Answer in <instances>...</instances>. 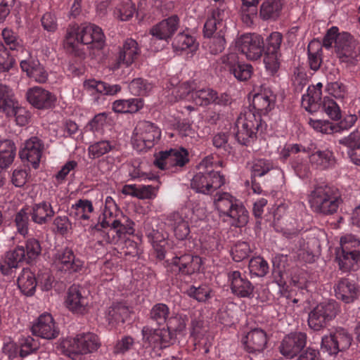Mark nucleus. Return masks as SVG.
Listing matches in <instances>:
<instances>
[{
  "instance_id": "1",
  "label": "nucleus",
  "mask_w": 360,
  "mask_h": 360,
  "mask_svg": "<svg viewBox=\"0 0 360 360\" xmlns=\"http://www.w3.org/2000/svg\"><path fill=\"white\" fill-rule=\"evenodd\" d=\"M105 44V35L98 26L91 23H83L79 26L72 25L68 28L65 45L68 51L84 57V53L79 50L81 44L91 45L93 49H101Z\"/></svg>"
},
{
  "instance_id": "2",
  "label": "nucleus",
  "mask_w": 360,
  "mask_h": 360,
  "mask_svg": "<svg viewBox=\"0 0 360 360\" xmlns=\"http://www.w3.org/2000/svg\"><path fill=\"white\" fill-rule=\"evenodd\" d=\"M334 44L335 52L340 63L354 64L357 57L356 41L346 32H339L337 27H330L324 36L323 45L330 49Z\"/></svg>"
},
{
  "instance_id": "3",
  "label": "nucleus",
  "mask_w": 360,
  "mask_h": 360,
  "mask_svg": "<svg viewBox=\"0 0 360 360\" xmlns=\"http://www.w3.org/2000/svg\"><path fill=\"white\" fill-rule=\"evenodd\" d=\"M265 127L261 116L249 109L240 113L237 118L233 133L239 143L250 146L257 140V134Z\"/></svg>"
},
{
  "instance_id": "4",
  "label": "nucleus",
  "mask_w": 360,
  "mask_h": 360,
  "mask_svg": "<svg viewBox=\"0 0 360 360\" xmlns=\"http://www.w3.org/2000/svg\"><path fill=\"white\" fill-rule=\"evenodd\" d=\"M198 172L191 179V186L198 193L212 194L225 184V179L210 160H203L198 166Z\"/></svg>"
},
{
  "instance_id": "5",
  "label": "nucleus",
  "mask_w": 360,
  "mask_h": 360,
  "mask_svg": "<svg viewBox=\"0 0 360 360\" xmlns=\"http://www.w3.org/2000/svg\"><path fill=\"white\" fill-rule=\"evenodd\" d=\"M63 353L72 360H81L85 354L93 353L101 347L98 337L93 333H81L61 342Z\"/></svg>"
},
{
  "instance_id": "6",
  "label": "nucleus",
  "mask_w": 360,
  "mask_h": 360,
  "mask_svg": "<svg viewBox=\"0 0 360 360\" xmlns=\"http://www.w3.org/2000/svg\"><path fill=\"white\" fill-rule=\"evenodd\" d=\"M335 250V261L343 272L354 270L360 263V239L353 235L342 236Z\"/></svg>"
},
{
  "instance_id": "7",
  "label": "nucleus",
  "mask_w": 360,
  "mask_h": 360,
  "mask_svg": "<svg viewBox=\"0 0 360 360\" xmlns=\"http://www.w3.org/2000/svg\"><path fill=\"white\" fill-rule=\"evenodd\" d=\"M340 201L338 189L324 185L316 187L312 191L310 204L315 212L328 214L338 210Z\"/></svg>"
},
{
  "instance_id": "8",
  "label": "nucleus",
  "mask_w": 360,
  "mask_h": 360,
  "mask_svg": "<svg viewBox=\"0 0 360 360\" xmlns=\"http://www.w3.org/2000/svg\"><path fill=\"white\" fill-rule=\"evenodd\" d=\"M214 203L221 216L233 220L231 225H247L249 219L248 210L231 194L223 193L215 200Z\"/></svg>"
},
{
  "instance_id": "9",
  "label": "nucleus",
  "mask_w": 360,
  "mask_h": 360,
  "mask_svg": "<svg viewBox=\"0 0 360 360\" xmlns=\"http://www.w3.org/2000/svg\"><path fill=\"white\" fill-rule=\"evenodd\" d=\"M161 137L160 129L154 123L146 120L138 122L131 139L134 148L138 151L150 149Z\"/></svg>"
},
{
  "instance_id": "10",
  "label": "nucleus",
  "mask_w": 360,
  "mask_h": 360,
  "mask_svg": "<svg viewBox=\"0 0 360 360\" xmlns=\"http://www.w3.org/2000/svg\"><path fill=\"white\" fill-rule=\"evenodd\" d=\"M340 312V305L335 300H328L318 304L308 314V326L319 331L326 328Z\"/></svg>"
},
{
  "instance_id": "11",
  "label": "nucleus",
  "mask_w": 360,
  "mask_h": 360,
  "mask_svg": "<svg viewBox=\"0 0 360 360\" xmlns=\"http://www.w3.org/2000/svg\"><path fill=\"white\" fill-rule=\"evenodd\" d=\"M283 41V35L278 32H273L265 40L263 39L264 63L266 69L271 75H275L281 65V46Z\"/></svg>"
},
{
  "instance_id": "12",
  "label": "nucleus",
  "mask_w": 360,
  "mask_h": 360,
  "mask_svg": "<svg viewBox=\"0 0 360 360\" xmlns=\"http://www.w3.org/2000/svg\"><path fill=\"white\" fill-rule=\"evenodd\" d=\"M140 53L138 43L132 39H127L118 55L111 63L110 70L115 75L129 74V66L137 59Z\"/></svg>"
},
{
  "instance_id": "13",
  "label": "nucleus",
  "mask_w": 360,
  "mask_h": 360,
  "mask_svg": "<svg viewBox=\"0 0 360 360\" xmlns=\"http://www.w3.org/2000/svg\"><path fill=\"white\" fill-rule=\"evenodd\" d=\"M188 161V150L184 148H179L160 152L154 164L161 170L176 172L178 168L185 166Z\"/></svg>"
},
{
  "instance_id": "14",
  "label": "nucleus",
  "mask_w": 360,
  "mask_h": 360,
  "mask_svg": "<svg viewBox=\"0 0 360 360\" xmlns=\"http://www.w3.org/2000/svg\"><path fill=\"white\" fill-rule=\"evenodd\" d=\"M53 213L51 205L44 202L35 205L32 208H22L16 214L15 221L16 225H27L30 221L41 224L47 223Z\"/></svg>"
},
{
  "instance_id": "15",
  "label": "nucleus",
  "mask_w": 360,
  "mask_h": 360,
  "mask_svg": "<svg viewBox=\"0 0 360 360\" xmlns=\"http://www.w3.org/2000/svg\"><path fill=\"white\" fill-rule=\"evenodd\" d=\"M143 345L146 348L162 349L169 347L173 340L171 331L165 328H153L145 326L141 330Z\"/></svg>"
},
{
  "instance_id": "16",
  "label": "nucleus",
  "mask_w": 360,
  "mask_h": 360,
  "mask_svg": "<svg viewBox=\"0 0 360 360\" xmlns=\"http://www.w3.org/2000/svg\"><path fill=\"white\" fill-rule=\"evenodd\" d=\"M193 100L200 106H207L211 103L219 106H227L232 102L231 96L226 93L219 94L215 90L210 87L198 88L193 93Z\"/></svg>"
},
{
  "instance_id": "17",
  "label": "nucleus",
  "mask_w": 360,
  "mask_h": 360,
  "mask_svg": "<svg viewBox=\"0 0 360 360\" xmlns=\"http://www.w3.org/2000/svg\"><path fill=\"white\" fill-rule=\"evenodd\" d=\"M263 38L257 34H245L241 35L236 41L238 50L245 55L248 59L256 60L262 56Z\"/></svg>"
},
{
  "instance_id": "18",
  "label": "nucleus",
  "mask_w": 360,
  "mask_h": 360,
  "mask_svg": "<svg viewBox=\"0 0 360 360\" xmlns=\"http://www.w3.org/2000/svg\"><path fill=\"white\" fill-rule=\"evenodd\" d=\"M202 259L197 255L184 254L174 257L169 264L172 272L175 274L191 276L200 271Z\"/></svg>"
},
{
  "instance_id": "19",
  "label": "nucleus",
  "mask_w": 360,
  "mask_h": 360,
  "mask_svg": "<svg viewBox=\"0 0 360 360\" xmlns=\"http://www.w3.org/2000/svg\"><path fill=\"white\" fill-rule=\"evenodd\" d=\"M307 335L303 332L290 333L285 335L281 342L279 350L287 359L296 357L305 347Z\"/></svg>"
},
{
  "instance_id": "20",
  "label": "nucleus",
  "mask_w": 360,
  "mask_h": 360,
  "mask_svg": "<svg viewBox=\"0 0 360 360\" xmlns=\"http://www.w3.org/2000/svg\"><path fill=\"white\" fill-rule=\"evenodd\" d=\"M44 148L43 140L37 136H32L25 141L19 155L22 161H27L34 169H37Z\"/></svg>"
},
{
  "instance_id": "21",
  "label": "nucleus",
  "mask_w": 360,
  "mask_h": 360,
  "mask_svg": "<svg viewBox=\"0 0 360 360\" xmlns=\"http://www.w3.org/2000/svg\"><path fill=\"white\" fill-rule=\"evenodd\" d=\"M224 68L240 82L248 80L252 74V66L240 61L235 53H230L221 58Z\"/></svg>"
},
{
  "instance_id": "22",
  "label": "nucleus",
  "mask_w": 360,
  "mask_h": 360,
  "mask_svg": "<svg viewBox=\"0 0 360 360\" xmlns=\"http://www.w3.org/2000/svg\"><path fill=\"white\" fill-rule=\"evenodd\" d=\"M179 26V18L176 15H172L153 25L150 30V34L155 39L168 42L177 32Z\"/></svg>"
},
{
  "instance_id": "23",
  "label": "nucleus",
  "mask_w": 360,
  "mask_h": 360,
  "mask_svg": "<svg viewBox=\"0 0 360 360\" xmlns=\"http://www.w3.org/2000/svg\"><path fill=\"white\" fill-rule=\"evenodd\" d=\"M228 281L230 283L231 292L236 297L240 298L253 297L254 285L239 271L229 272Z\"/></svg>"
},
{
  "instance_id": "24",
  "label": "nucleus",
  "mask_w": 360,
  "mask_h": 360,
  "mask_svg": "<svg viewBox=\"0 0 360 360\" xmlns=\"http://www.w3.org/2000/svg\"><path fill=\"white\" fill-rule=\"evenodd\" d=\"M226 17V6L220 4L218 7L212 8L210 15L208 16L204 25V34L207 37H211L223 33L225 28L224 20Z\"/></svg>"
},
{
  "instance_id": "25",
  "label": "nucleus",
  "mask_w": 360,
  "mask_h": 360,
  "mask_svg": "<svg viewBox=\"0 0 360 360\" xmlns=\"http://www.w3.org/2000/svg\"><path fill=\"white\" fill-rule=\"evenodd\" d=\"M53 263L60 270L70 272H77L83 266V262L75 259L72 250L69 248L58 250L53 257Z\"/></svg>"
},
{
  "instance_id": "26",
  "label": "nucleus",
  "mask_w": 360,
  "mask_h": 360,
  "mask_svg": "<svg viewBox=\"0 0 360 360\" xmlns=\"http://www.w3.org/2000/svg\"><path fill=\"white\" fill-rule=\"evenodd\" d=\"M84 294L85 290L82 287L77 285L70 286L65 301L68 308L75 313H84L89 304L88 297Z\"/></svg>"
},
{
  "instance_id": "27",
  "label": "nucleus",
  "mask_w": 360,
  "mask_h": 360,
  "mask_svg": "<svg viewBox=\"0 0 360 360\" xmlns=\"http://www.w3.org/2000/svg\"><path fill=\"white\" fill-rule=\"evenodd\" d=\"M27 101L38 109L49 108L56 101L55 96L41 86H34L26 93Z\"/></svg>"
},
{
  "instance_id": "28",
  "label": "nucleus",
  "mask_w": 360,
  "mask_h": 360,
  "mask_svg": "<svg viewBox=\"0 0 360 360\" xmlns=\"http://www.w3.org/2000/svg\"><path fill=\"white\" fill-rule=\"evenodd\" d=\"M268 342L266 332L261 328L251 330L243 339L245 349L249 353H262Z\"/></svg>"
},
{
  "instance_id": "29",
  "label": "nucleus",
  "mask_w": 360,
  "mask_h": 360,
  "mask_svg": "<svg viewBox=\"0 0 360 360\" xmlns=\"http://www.w3.org/2000/svg\"><path fill=\"white\" fill-rule=\"evenodd\" d=\"M276 103V96L271 90L264 89L259 93L256 94L252 99V112L256 115H266L274 108Z\"/></svg>"
},
{
  "instance_id": "30",
  "label": "nucleus",
  "mask_w": 360,
  "mask_h": 360,
  "mask_svg": "<svg viewBox=\"0 0 360 360\" xmlns=\"http://www.w3.org/2000/svg\"><path fill=\"white\" fill-rule=\"evenodd\" d=\"M33 335L44 339H54L58 335L53 319L49 314H43L32 326Z\"/></svg>"
},
{
  "instance_id": "31",
  "label": "nucleus",
  "mask_w": 360,
  "mask_h": 360,
  "mask_svg": "<svg viewBox=\"0 0 360 360\" xmlns=\"http://www.w3.org/2000/svg\"><path fill=\"white\" fill-rule=\"evenodd\" d=\"M172 47L173 51L178 53L195 52L198 47L195 38L191 35L188 30L178 33L172 39Z\"/></svg>"
},
{
  "instance_id": "32",
  "label": "nucleus",
  "mask_w": 360,
  "mask_h": 360,
  "mask_svg": "<svg viewBox=\"0 0 360 360\" xmlns=\"http://www.w3.org/2000/svg\"><path fill=\"white\" fill-rule=\"evenodd\" d=\"M25 250L22 246H18L8 251L0 261V271L4 275H9L13 269L18 267L20 263L26 261Z\"/></svg>"
},
{
  "instance_id": "33",
  "label": "nucleus",
  "mask_w": 360,
  "mask_h": 360,
  "mask_svg": "<svg viewBox=\"0 0 360 360\" xmlns=\"http://www.w3.org/2000/svg\"><path fill=\"white\" fill-rule=\"evenodd\" d=\"M118 150L119 145L116 141L100 139L90 143L88 147V155L90 159L95 160Z\"/></svg>"
},
{
  "instance_id": "34",
  "label": "nucleus",
  "mask_w": 360,
  "mask_h": 360,
  "mask_svg": "<svg viewBox=\"0 0 360 360\" xmlns=\"http://www.w3.org/2000/svg\"><path fill=\"white\" fill-rule=\"evenodd\" d=\"M335 296L345 303L353 302L358 297L359 288L347 278H341L334 286Z\"/></svg>"
},
{
  "instance_id": "35",
  "label": "nucleus",
  "mask_w": 360,
  "mask_h": 360,
  "mask_svg": "<svg viewBox=\"0 0 360 360\" xmlns=\"http://www.w3.org/2000/svg\"><path fill=\"white\" fill-rule=\"evenodd\" d=\"M15 156V143L8 139L0 141V169L8 167L14 160ZM5 176L0 171V188L4 185Z\"/></svg>"
},
{
  "instance_id": "36",
  "label": "nucleus",
  "mask_w": 360,
  "mask_h": 360,
  "mask_svg": "<svg viewBox=\"0 0 360 360\" xmlns=\"http://www.w3.org/2000/svg\"><path fill=\"white\" fill-rule=\"evenodd\" d=\"M132 179L142 178L143 180H154L155 184L152 185H143L138 188V194L136 198L139 199H153L156 197L158 191L160 187V182L158 177L153 174L143 173L140 175L139 173L131 174Z\"/></svg>"
},
{
  "instance_id": "37",
  "label": "nucleus",
  "mask_w": 360,
  "mask_h": 360,
  "mask_svg": "<svg viewBox=\"0 0 360 360\" xmlns=\"http://www.w3.org/2000/svg\"><path fill=\"white\" fill-rule=\"evenodd\" d=\"M322 91L315 87H308L307 94H304L302 98V105L309 112L318 111L322 105L321 101Z\"/></svg>"
},
{
  "instance_id": "38",
  "label": "nucleus",
  "mask_w": 360,
  "mask_h": 360,
  "mask_svg": "<svg viewBox=\"0 0 360 360\" xmlns=\"http://www.w3.org/2000/svg\"><path fill=\"white\" fill-rule=\"evenodd\" d=\"M17 101L13 89L0 84V113L11 115Z\"/></svg>"
},
{
  "instance_id": "39",
  "label": "nucleus",
  "mask_w": 360,
  "mask_h": 360,
  "mask_svg": "<svg viewBox=\"0 0 360 360\" xmlns=\"http://www.w3.org/2000/svg\"><path fill=\"white\" fill-rule=\"evenodd\" d=\"M18 286L21 292L27 295H32L37 285V278L28 269H23L17 280Z\"/></svg>"
},
{
  "instance_id": "40",
  "label": "nucleus",
  "mask_w": 360,
  "mask_h": 360,
  "mask_svg": "<svg viewBox=\"0 0 360 360\" xmlns=\"http://www.w3.org/2000/svg\"><path fill=\"white\" fill-rule=\"evenodd\" d=\"M143 105L141 98L119 99L112 103V110L117 113H134Z\"/></svg>"
},
{
  "instance_id": "41",
  "label": "nucleus",
  "mask_w": 360,
  "mask_h": 360,
  "mask_svg": "<svg viewBox=\"0 0 360 360\" xmlns=\"http://www.w3.org/2000/svg\"><path fill=\"white\" fill-rule=\"evenodd\" d=\"M309 160L312 165L322 169L332 167L335 163L333 153L330 150H319L313 153L309 157Z\"/></svg>"
},
{
  "instance_id": "42",
  "label": "nucleus",
  "mask_w": 360,
  "mask_h": 360,
  "mask_svg": "<svg viewBox=\"0 0 360 360\" xmlns=\"http://www.w3.org/2000/svg\"><path fill=\"white\" fill-rule=\"evenodd\" d=\"M308 63L311 70L316 72L323 62L322 46L317 41H311L307 48Z\"/></svg>"
},
{
  "instance_id": "43",
  "label": "nucleus",
  "mask_w": 360,
  "mask_h": 360,
  "mask_svg": "<svg viewBox=\"0 0 360 360\" xmlns=\"http://www.w3.org/2000/svg\"><path fill=\"white\" fill-rule=\"evenodd\" d=\"M283 6L281 0H264L260 7V16L263 20H276Z\"/></svg>"
},
{
  "instance_id": "44",
  "label": "nucleus",
  "mask_w": 360,
  "mask_h": 360,
  "mask_svg": "<svg viewBox=\"0 0 360 360\" xmlns=\"http://www.w3.org/2000/svg\"><path fill=\"white\" fill-rule=\"evenodd\" d=\"M118 210V206L114 199L110 196H108L105 200V208L103 212L102 220L100 221V217L98 221L94 225H123L117 219H114L112 221L107 219L108 217L111 218L113 215H115Z\"/></svg>"
},
{
  "instance_id": "45",
  "label": "nucleus",
  "mask_w": 360,
  "mask_h": 360,
  "mask_svg": "<svg viewBox=\"0 0 360 360\" xmlns=\"http://www.w3.org/2000/svg\"><path fill=\"white\" fill-rule=\"evenodd\" d=\"M129 309L122 304H113L108 309L106 319L109 324L116 326L120 323H124L128 316Z\"/></svg>"
},
{
  "instance_id": "46",
  "label": "nucleus",
  "mask_w": 360,
  "mask_h": 360,
  "mask_svg": "<svg viewBox=\"0 0 360 360\" xmlns=\"http://www.w3.org/2000/svg\"><path fill=\"white\" fill-rule=\"evenodd\" d=\"M84 86L89 89L96 90L98 93L109 96L115 95L121 91V86L119 84H109L96 79L85 81Z\"/></svg>"
},
{
  "instance_id": "47",
  "label": "nucleus",
  "mask_w": 360,
  "mask_h": 360,
  "mask_svg": "<svg viewBox=\"0 0 360 360\" xmlns=\"http://www.w3.org/2000/svg\"><path fill=\"white\" fill-rule=\"evenodd\" d=\"M170 310L169 307L163 303L154 304L149 312V319L158 326L165 324L169 316Z\"/></svg>"
},
{
  "instance_id": "48",
  "label": "nucleus",
  "mask_w": 360,
  "mask_h": 360,
  "mask_svg": "<svg viewBox=\"0 0 360 360\" xmlns=\"http://www.w3.org/2000/svg\"><path fill=\"white\" fill-rule=\"evenodd\" d=\"M136 11L135 4L130 0H127L118 4L114 10V16L121 21L131 19Z\"/></svg>"
},
{
  "instance_id": "49",
  "label": "nucleus",
  "mask_w": 360,
  "mask_h": 360,
  "mask_svg": "<svg viewBox=\"0 0 360 360\" xmlns=\"http://www.w3.org/2000/svg\"><path fill=\"white\" fill-rule=\"evenodd\" d=\"M1 36L10 50L22 51L25 49L22 40L12 30L4 28L1 32Z\"/></svg>"
},
{
  "instance_id": "50",
  "label": "nucleus",
  "mask_w": 360,
  "mask_h": 360,
  "mask_svg": "<svg viewBox=\"0 0 360 360\" xmlns=\"http://www.w3.org/2000/svg\"><path fill=\"white\" fill-rule=\"evenodd\" d=\"M248 268L251 276L257 277H264L269 273V269L268 262L262 257L252 258Z\"/></svg>"
},
{
  "instance_id": "51",
  "label": "nucleus",
  "mask_w": 360,
  "mask_h": 360,
  "mask_svg": "<svg viewBox=\"0 0 360 360\" xmlns=\"http://www.w3.org/2000/svg\"><path fill=\"white\" fill-rule=\"evenodd\" d=\"M153 86L151 83L142 78L133 79L129 84V89L135 96H146L150 92Z\"/></svg>"
},
{
  "instance_id": "52",
  "label": "nucleus",
  "mask_w": 360,
  "mask_h": 360,
  "mask_svg": "<svg viewBox=\"0 0 360 360\" xmlns=\"http://www.w3.org/2000/svg\"><path fill=\"white\" fill-rule=\"evenodd\" d=\"M211 288L206 285H201L198 287L190 286L186 291V295L198 302H204L211 297Z\"/></svg>"
},
{
  "instance_id": "53",
  "label": "nucleus",
  "mask_w": 360,
  "mask_h": 360,
  "mask_svg": "<svg viewBox=\"0 0 360 360\" xmlns=\"http://www.w3.org/2000/svg\"><path fill=\"white\" fill-rule=\"evenodd\" d=\"M274 168V163L270 160L257 159L253 162L251 171L252 178L261 177Z\"/></svg>"
},
{
  "instance_id": "54",
  "label": "nucleus",
  "mask_w": 360,
  "mask_h": 360,
  "mask_svg": "<svg viewBox=\"0 0 360 360\" xmlns=\"http://www.w3.org/2000/svg\"><path fill=\"white\" fill-rule=\"evenodd\" d=\"M321 253L318 240H312L307 243L306 249L300 252L299 256L307 263H313Z\"/></svg>"
},
{
  "instance_id": "55",
  "label": "nucleus",
  "mask_w": 360,
  "mask_h": 360,
  "mask_svg": "<svg viewBox=\"0 0 360 360\" xmlns=\"http://www.w3.org/2000/svg\"><path fill=\"white\" fill-rule=\"evenodd\" d=\"M333 333L336 341L337 348L339 349L340 352L345 350L350 347L352 337L346 329L338 327Z\"/></svg>"
},
{
  "instance_id": "56",
  "label": "nucleus",
  "mask_w": 360,
  "mask_h": 360,
  "mask_svg": "<svg viewBox=\"0 0 360 360\" xmlns=\"http://www.w3.org/2000/svg\"><path fill=\"white\" fill-rule=\"evenodd\" d=\"M72 209L75 210L76 215L82 219H89L94 212L92 202L86 199H80L75 205Z\"/></svg>"
},
{
  "instance_id": "57",
  "label": "nucleus",
  "mask_w": 360,
  "mask_h": 360,
  "mask_svg": "<svg viewBox=\"0 0 360 360\" xmlns=\"http://www.w3.org/2000/svg\"><path fill=\"white\" fill-rule=\"evenodd\" d=\"M19 347V355L24 358L35 352L39 347L37 341L31 336L22 337L18 342Z\"/></svg>"
},
{
  "instance_id": "58",
  "label": "nucleus",
  "mask_w": 360,
  "mask_h": 360,
  "mask_svg": "<svg viewBox=\"0 0 360 360\" xmlns=\"http://www.w3.org/2000/svg\"><path fill=\"white\" fill-rule=\"evenodd\" d=\"M321 106L330 119L339 120L341 118L340 108L333 99L325 97Z\"/></svg>"
},
{
  "instance_id": "59",
  "label": "nucleus",
  "mask_w": 360,
  "mask_h": 360,
  "mask_svg": "<svg viewBox=\"0 0 360 360\" xmlns=\"http://www.w3.org/2000/svg\"><path fill=\"white\" fill-rule=\"evenodd\" d=\"M250 248L246 242H238L231 250L233 259L239 262L249 256L250 253Z\"/></svg>"
},
{
  "instance_id": "60",
  "label": "nucleus",
  "mask_w": 360,
  "mask_h": 360,
  "mask_svg": "<svg viewBox=\"0 0 360 360\" xmlns=\"http://www.w3.org/2000/svg\"><path fill=\"white\" fill-rule=\"evenodd\" d=\"M7 117H15V122L18 125L23 127L28 124L30 113L24 108L20 106L18 101L14 105L13 110L11 115H5Z\"/></svg>"
},
{
  "instance_id": "61",
  "label": "nucleus",
  "mask_w": 360,
  "mask_h": 360,
  "mask_svg": "<svg viewBox=\"0 0 360 360\" xmlns=\"http://www.w3.org/2000/svg\"><path fill=\"white\" fill-rule=\"evenodd\" d=\"M309 124L317 132L326 134H331L335 132V124L328 120L310 119Z\"/></svg>"
},
{
  "instance_id": "62",
  "label": "nucleus",
  "mask_w": 360,
  "mask_h": 360,
  "mask_svg": "<svg viewBox=\"0 0 360 360\" xmlns=\"http://www.w3.org/2000/svg\"><path fill=\"white\" fill-rule=\"evenodd\" d=\"M173 127L178 131L181 136L193 138L195 136V131L188 119L176 120Z\"/></svg>"
},
{
  "instance_id": "63",
  "label": "nucleus",
  "mask_w": 360,
  "mask_h": 360,
  "mask_svg": "<svg viewBox=\"0 0 360 360\" xmlns=\"http://www.w3.org/2000/svg\"><path fill=\"white\" fill-rule=\"evenodd\" d=\"M40 64L41 63L37 57L33 56L29 53L27 58L20 60V67L21 70L25 72L27 77L30 78Z\"/></svg>"
},
{
  "instance_id": "64",
  "label": "nucleus",
  "mask_w": 360,
  "mask_h": 360,
  "mask_svg": "<svg viewBox=\"0 0 360 360\" xmlns=\"http://www.w3.org/2000/svg\"><path fill=\"white\" fill-rule=\"evenodd\" d=\"M339 143L347 147L348 151L354 150L360 147V131L356 129L348 136L339 140Z\"/></svg>"
}]
</instances>
